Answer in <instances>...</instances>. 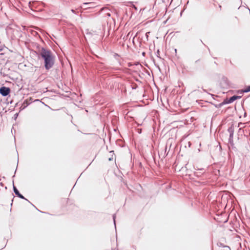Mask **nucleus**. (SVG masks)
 <instances>
[{
	"instance_id": "obj_7",
	"label": "nucleus",
	"mask_w": 250,
	"mask_h": 250,
	"mask_svg": "<svg viewBox=\"0 0 250 250\" xmlns=\"http://www.w3.org/2000/svg\"><path fill=\"white\" fill-rule=\"evenodd\" d=\"M198 170H199L200 171H194V175L197 177H200L202 175H203L205 172V170H204V168L198 169Z\"/></svg>"
},
{
	"instance_id": "obj_13",
	"label": "nucleus",
	"mask_w": 250,
	"mask_h": 250,
	"mask_svg": "<svg viewBox=\"0 0 250 250\" xmlns=\"http://www.w3.org/2000/svg\"><path fill=\"white\" fill-rule=\"evenodd\" d=\"M113 221H114V223L115 227L116 228V224H115V214H114V215H113Z\"/></svg>"
},
{
	"instance_id": "obj_16",
	"label": "nucleus",
	"mask_w": 250,
	"mask_h": 250,
	"mask_svg": "<svg viewBox=\"0 0 250 250\" xmlns=\"http://www.w3.org/2000/svg\"><path fill=\"white\" fill-rule=\"evenodd\" d=\"M18 116V113L15 114V115H14L15 118L16 119L17 117Z\"/></svg>"
},
{
	"instance_id": "obj_6",
	"label": "nucleus",
	"mask_w": 250,
	"mask_h": 250,
	"mask_svg": "<svg viewBox=\"0 0 250 250\" xmlns=\"http://www.w3.org/2000/svg\"><path fill=\"white\" fill-rule=\"evenodd\" d=\"M217 245L220 248V250H231L229 247L224 245L221 243H218Z\"/></svg>"
},
{
	"instance_id": "obj_18",
	"label": "nucleus",
	"mask_w": 250,
	"mask_h": 250,
	"mask_svg": "<svg viewBox=\"0 0 250 250\" xmlns=\"http://www.w3.org/2000/svg\"><path fill=\"white\" fill-rule=\"evenodd\" d=\"M139 64V62H137V63H136L135 64V65H138Z\"/></svg>"
},
{
	"instance_id": "obj_8",
	"label": "nucleus",
	"mask_w": 250,
	"mask_h": 250,
	"mask_svg": "<svg viewBox=\"0 0 250 250\" xmlns=\"http://www.w3.org/2000/svg\"><path fill=\"white\" fill-rule=\"evenodd\" d=\"M228 131L229 134V135H233L234 132V126L233 124H232L230 126H229L228 129Z\"/></svg>"
},
{
	"instance_id": "obj_14",
	"label": "nucleus",
	"mask_w": 250,
	"mask_h": 250,
	"mask_svg": "<svg viewBox=\"0 0 250 250\" xmlns=\"http://www.w3.org/2000/svg\"><path fill=\"white\" fill-rule=\"evenodd\" d=\"M133 65V64L131 62H128L127 63V66L128 67H131Z\"/></svg>"
},
{
	"instance_id": "obj_4",
	"label": "nucleus",
	"mask_w": 250,
	"mask_h": 250,
	"mask_svg": "<svg viewBox=\"0 0 250 250\" xmlns=\"http://www.w3.org/2000/svg\"><path fill=\"white\" fill-rule=\"evenodd\" d=\"M228 142L229 144V147L230 148V147H231L232 149H235V147L233 142V135H229Z\"/></svg>"
},
{
	"instance_id": "obj_19",
	"label": "nucleus",
	"mask_w": 250,
	"mask_h": 250,
	"mask_svg": "<svg viewBox=\"0 0 250 250\" xmlns=\"http://www.w3.org/2000/svg\"><path fill=\"white\" fill-rule=\"evenodd\" d=\"M175 53H176V52H177V49H175Z\"/></svg>"
},
{
	"instance_id": "obj_9",
	"label": "nucleus",
	"mask_w": 250,
	"mask_h": 250,
	"mask_svg": "<svg viewBox=\"0 0 250 250\" xmlns=\"http://www.w3.org/2000/svg\"><path fill=\"white\" fill-rule=\"evenodd\" d=\"M250 92V85L248 86L246 88L241 90L242 93H247Z\"/></svg>"
},
{
	"instance_id": "obj_10",
	"label": "nucleus",
	"mask_w": 250,
	"mask_h": 250,
	"mask_svg": "<svg viewBox=\"0 0 250 250\" xmlns=\"http://www.w3.org/2000/svg\"><path fill=\"white\" fill-rule=\"evenodd\" d=\"M113 56H114V58H115L120 63V61L118 59V58L120 57V55L117 53H114V54L113 55ZM120 64H121V63H120Z\"/></svg>"
},
{
	"instance_id": "obj_2",
	"label": "nucleus",
	"mask_w": 250,
	"mask_h": 250,
	"mask_svg": "<svg viewBox=\"0 0 250 250\" xmlns=\"http://www.w3.org/2000/svg\"><path fill=\"white\" fill-rule=\"evenodd\" d=\"M10 92V89L9 87L2 86L0 88V94L4 97H6L9 95Z\"/></svg>"
},
{
	"instance_id": "obj_15",
	"label": "nucleus",
	"mask_w": 250,
	"mask_h": 250,
	"mask_svg": "<svg viewBox=\"0 0 250 250\" xmlns=\"http://www.w3.org/2000/svg\"><path fill=\"white\" fill-rule=\"evenodd\" d=\"M113 160V157H111V158H109L108 159V160H109V161H112Z\"/></svg>"
},
{
	"instance_id": "obj_22",
	"label": "nucleus",
	"mask_w": 250,
	"mask_h": 250,
	"mask_svg": "<svg viewBox=\"0 0 250 250\" xmlns=\"http://www.w3.org/2000/svg\"><path fill=\"white\" fill-rule=\"evenodd\" d=\"M5 189H7V187H5Z\"/></svg>"
},
{
	"instance_id": "obj_17",
	"label": "nucleus",
	"mask_w": 250,
	"mask_h": 250,
	"mask_svg": "<svg viewBox=\"0 0 250 250\" xmlns=\"http://www.w3.org/2000/svg\"><path fill=\"white\" fill-rule=\"evenodd\" d=\"M148 33H149V32H147V33H146V38H147V39L148 38V35H147V34H148Z\"/></svg>"
},
{
	"instance_id": "obj_11",
	"label": "nucleus",
	"mask_w": 250,
	"mask_h": 250,
	"mask_svg": "<svg viewBox=\"0 0 250 250\" xmlns=\"http://www.w3.org/2000/svg\"><path fill=\"white\" fill-rule=\"evenodd\" d=\"M223 81L225 82L226 85H229V82L227 78H223Z\"/></svg>"
},
{
	"instance_id": "obj_21",
	"label": "nucleus",
	"mask_w": 250,
	"mask_h": 250,
	"mask_svg": "<svg viewBox=\"0 0 250 250\" xmlns=\"http://www.w3.org/2000/svg\"><path fill=\"white\" fill-rule=\"evenodd\" d=\"M145 52H143V55H145Z\"/></svg>"
},
{
	"instance_id": "obj_5",
	"label": "nucleus",
	"mask_w": 250,
	"mask_h": 250,
	"mask_svg": "<svg viewBox=\"0 0 250 250\" xmlns=\"http://www.w3.org/2000/svg\"><path fill=\"white\" fill-rule=\"evenodd\" d=\"M241 98V96H236V95H233L230 97L229 99L228 100V101L226 102L225 103L226 104H230L232 102H233L235 100L240 99Z\"/></svg>"
},
{
	"instance_id": "obj_12",
	"label": "nucleus",
	"mask_w": 250,
	"mask_h": 250,
	"mask_svg": "<svg viewBox=\"0 0 250 250\" xmlns=\"http://www.w3.org/2000/svg\"><path fill=\"white\" fill-rule=\"evenodd\" d=\"M159 55H160V51L159 50H158L156 52V56L157 57L161 59V57L159 56Z\"/></svg>"
},
{
	"instance_id": "obj_3",
	"label": "nucleus",
	"mask_w": 250,
	"mask_h": 250,
	"mask_svg": "<svg viewBox=\"0 0 250 250\" xmlns=\"http://www.w3.org/2000/svg\"><path fill=\"white\" fill-rule=\"evenodd\" d=\"M13 190H14L15 194L18 197H19L22 199H24V200L28 201L30 203V202L27 199H26L22 194H21L20 193L19 191L18 190V189L16 188V187L14 186V185H13Z\"/></svg>"
},
{
	"instance_id": "obj_1",
	"label": "nucleus",
	"mask_w": 250,
	"mask_h": 250,
	"mask_svg": "<svg viewBox=\"0 0 250 250\" xmlns=\"http://www.w3.org/2000/svg\"><path fill=\"white\" fill-rule=\"evenodd\" d=\"M40 55L44 60V67L46 70H48L53 66L55 63V57L51 50L42 47Z\"/></svg>"
},
{
	"instance_id": "obj_20",
	"label": "nucleus",
	"mask_w": 250,
	"mask_h": 250,
	"mask_svg": "<svg viewBox=\"0 0 250 250\" xmlns=\"http://www.w3.org/2000/svg\"><path fill=\"white\" fill-rule=\"evenodd\" d=\"M198 61H199V60H198L196 61L195 62H197Z\"/></svg>"
}]
</instances>
